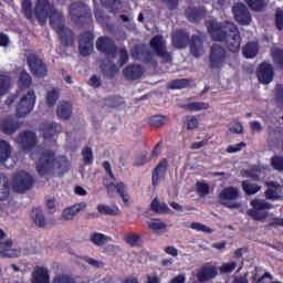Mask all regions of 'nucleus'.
Wrapping results in <instances>:
<instances>
[{"mask_svg": "<svg viewBox=\"0 0 283 283\" xmlns=\"http://www.w3.org/2000/svg\"><path fill=\"white\" fill-rule=\"evenodd\" d=\"M35 17L41 25L45 24L49 19L51 28H53L59 36L60 45L63 48L75 46V33L64 25L62 11L55 9L49 0H38L35 6Z\"/></svg>", "mask_w": 283, "mask_h": 283, "instance_id": "obj_1", "label": "nucleus"}, {"mask_svg": "<svg viewBox=\"0 0 283 283\" xmlns=\"http://www.w3.org/2000/svg\"><path fill=\"white\" fill-rule=\"evenodd\" d=\"M208 32L212 41L224 42L229 52L239 53L242 44V38L239 27L230 21L216 22L210 21Z\"/></svg>", "mask_w": 283, "mask_h": 283, "instance_id": "obj_2", "label": "nucleus"}, {"mask_svg": "<svg viewBox=\"0 0 283 283\" xmlns=\"http://www.w3.org/2000/svg\"><path fill=\"white\" fill-rule=\"evenodd\" d=\"M172 43L177 49H185L190 44V52L193 57L199 59L205 52V42L202 39L195 34L190 40V33L184 30H177L172 35Z\"/></svg>", "mask_w": 283, "mask_h": 283, "instance_id": "obj_3", "label": "nucleus"}, {"mask_svg": "<svg viewBox=\"0 0 283 283\" xmlns=\"http://www.w3.org/2000/svg\"><path fill=\"white\" fill-rule=\"evenodd\" d=\"M230 59L229 52L218 43L211 45L209 51V67L212 71H221Z\"/></svg>", "mask_w": 283, "mask_h": 283, "instance_id": "obj_4", "label": "nucleus"}, {"mask_svg": "<svg viewBox=\"0 0 283 283\" xmlns=\"http://www.w3.org/2000/svg\"><path fill=\"white\" fill-rule=\"evenodd\" d=\"M70 14L72 21L81 24L92 23L93 21L92 9L84 2H73L70 8Z\"/></svg>", "mask_w": 283, "mask_h": 283, "instance_id": "obj_5", "label": "nucleus"}, {"mask_svg": "<svg viewBox=\"0 0 283 283\" xmlns=\"http://www.w3.org/2000/svg\"><path fill=\"white\" fill-rule=\"evenodd\" d=\"M252 209L247 211V216H250L254 221H264L269 217V212L265 210L273 209L274 205L269 203L264 199L254 198L251 201Z\"/></svg>", "mask_w": 283, "mask_h": 283, "instance_id": "obj_6", "label": "nucleus"}, {"mask_svg": "<svg viewBox=\"0 0 283 283\" xmlns=\"http://www.w3.org/2000/svg\"><path fill=\"white\" fill-rule=\"evenodd\" d=\"M56 164L55 154L52 150L42 151L36 161V171L41 177L50 175Z\"/></svg>", "mask_w": 283, "mask_h": 283, "instance_id": "obj_7", "label": "nucleus"}, {"mask_svg": "<svg viewBox=\"0 0 283 283\" xmlns=\"http://www.w3.org/2000/svg\"><path fill=\"white\" fill-rule=\"evenodd\" d=\"M220 203L227 209H240V202H232L240 199V190L234 187H227L221 189L218 196Z\"/></svg>", "mask_w": 283, "mask_h": 283, "instance_id": "obj_8", "label": "nucleus"}, {"mask_svg": "<svg viewBox=\"0 0 283 283\" xmlns=\"http://www.w3.org/2000/svg\"><path fill=\"white\" fill-rule=\"evenodd\" d=\"M36 95L34 91H29L27 94H24L15 107L18 118H24L31 114L34 109Z\"/></svg>", "mask_w": 283, "mask_h": 283, "instance_id": "obj_9", "label": "nucleus"}, {"mask_svg": "<svg viewBox=\"0 0 283 283\" xmlns=\"http://www.w3.org/2000/svg\"><path fill=\"white\" fill-rule=\"evenodd\" d=\"M27 64L31 74L36 78H44L48 75V66L38 54H29L27 56Z\"/></svg>", "mask_w": 283, "mask_h": 283, "instance_id": "obj_10", "label": "nucleus"}, {"mask_svg": "<svg viewBox=\"0 0 283 283\" xmlns=\"http://www.w3.org/2000/svg\"><path fill=\"white\" fill-rule=\"evenodd\" d=\"M150 49L156 53L157 57L164 60L165 63L172 61L171 53L167 51L166 40L161 34H157L150 40Z\"/></svg>", "mask_w": 283, "mask_h": 283, "instance_id": "obj_11", "label": "nucleus"}, {"mask_svg": "<svg viewBox=\"0 0 283 283\" xmlns=\"http://www.w3.org/2000/svg\"><path fill=\"white\" fill-rule=\"evenodd\" d=\"M34 186V179L27 172H20L13 176L12 188L15 193H25Z\"/></svg>", "mask_w": 283, "mask_h": 283, "instance_id": "obj_12", "label": "nucleus"}, {"mask_svg": "<svg viewBox=\"0 0 283 283\" xmlns=\"http://www.w3.org/2000/svg\"><path fill=\"white\" fill-rule=\"evenodd\" d=\"M96 49L111 59H115L118 55V48L115 45V41L108 36L98 38Z\"/></svg>", "mask_w": 283, "mask_h": 283, "instance_id": "obj_13", "label": "nucleus"}, {"mask_svg": "<svg viewBox=\"0 0 283 283\" xmlns=\"http://www.w3.org/2000/svg\"><path fill=\"white\" fill-rule=\"evenodd\" d=\"M94 33L84 31L80 34L78 51L81 56L87 57L94 51Z\"/></svg>", "mask_w": 283, "mask_h": 283, "instance_id": "obj_14", "label": "nucleus"}, {"mask_svg": "<svg viewBox=\"0 0 283 283\" xmlns=\"http://www.w3.org/2000/svg\"><path fill=\"white\" fill-rule=\"evenodd\" d=\"M218 275V269L212 263H203L196 272L197 283H208L214 280Z\"/></svg>", "mask_w": 283, "mask_h": 283, "instance_id": "obj_15", "label": "nucleus"}, {"mask_svg": "<svg viewBox=\"0 0 283 283\" xmlns=\"http://www.w3.org/2000/svg\"><path fill=\"white\" fill-rule=\"evenodd\" d=\"M18 143L23 151H32L36 144V134L32 130H23L19 134Z\"/></svg>", "mask_w": 283, "mask_h": 283, "instance_id": "obj_16", "label": "nucleus"}, {"mask_svg": "<svg viewBox=\"0 0 283 283\" xmlns=\"http://www.w3.org/2000/svg\"><path fill=\"white\" fill-rule=\"evenodd\" d=\"M232 12L237 23L241 25H250L252 22L250 11L243 2H237L232 8Z\"/></svg>", "mask_w": 283, "mask_h": 283, "instance_id": "obj_17", "label": "nucleus"}, {"mask_svg": "<svg viewBox=\"0 0 283 283\" xmlns=\"http://www.w3.org/2000/svg\"><path fill=\"white\" fill-rule=\"evenodd\" d=\"M62 132V125L55 122H44L40 126V133L45 140H54Z\"/></svg>", "mask_w": 283, "mask_h": 283, "instance_id": "obj_18", "label": "nucleus"}, {"mask_svg": "<svg viewBox=\"0 0 283 283\" xmlns=\"http://www.w3.org/2000/svg\"><path fill=\"white\" fill-rule=\"evenodd\" d=\"M256 78H259V82L264 85H268L269 83L273 82L274 80L273 66L266 62L261 63L259 69L256 70Z\"/></svg>", "mask_w": 283, "mask_h": 283, "instance_id": "obj_19", "label": "nucleus"}, {"mask_svg": "<svg viewBox=\"0 0 283 283\" xmlns=\"http://www.w3.org/2000/svg\"><path fill=\"white\" fill-rule=\"evenodd\" d=\"M168 168L169 161L166 158L160 159L156 168L151 171L153 187H158V185H160V179H165Z\"/></svg>", "mask_w": 283, "mask_h": 283, "instance_id": "obj_20", "label": "nucleus"}, {"mask_svg": "<svg viewBox=\"0 0 283 283\" xmlns=\"http://www.w3.org/2000/svg\"><path fill=\"white\" fill-rule=\"evenodd\" d=\"M1 132L6 135L15 134L21 127V123L14 116H7L0 122Z\"/></svg>", "mask_w": 283, "mask_h": 283, "instance_id": "obj_21", "label": "nucleus"}, {"mask_svg": "<svg viewBox=\"0 0 283 283\" xmlns=\"http://www.w3.org/2000/svg\"><path fill=\"white\" fill-rule=\"evenodd\" d=\"M132 56L135 60H140L144 63H151L154 60V54L143 44L133 46Z\"/></svg>", "mask_w": 283, "mask_h": 283, "instance_id": "obj_22", "label": "nucleus"}, {"mask_svg": "<svg viewBox=\"0 0 283 283\" xmlns=\"http://www.w3.org/2000/svg\"><path fill=\"white\" fill-rule=\"evenodd\" d=\"M86 208H87L86 202L74 203L70 207H66L63 210L61 217L64 221H72L73 219H75L76 216H78L81 211L85 210Z\"/></svg>", "mask_w": 283, "mask_h": 283, "instance_id": "obj_23", "label": "nucleus"}, {"mask_svg": "<svg viewBox=\"0 0 283 283\" xmlns=\"http://www.w3.org/2000/svg\"><path fill=\"white\" fill-rule=\"evenodd\" d=\"M112 187H114L116 189V192H117L118 197L122 198L124 206L129 207L130 206V202H129L130 197H129L127 185H125L123 181H118L116 184L111 182L106 187V189L111 190Z\"/></svg>", "mask_w": 283, "mask_h": 283, "instance_id": "obj_24", "label": "nucleus"}, {"mask_svg": "<svg viewBox=\"0 0 283 283\" xmlns=\"http://www.w3.org/2000/svg\"><path fill=\"white\" fill-rule=\"evenodd\" d=\"M144 75V70L140 65L130 64L124 70V76L127 81L135 82Z\"/></svg>", "mask_w": 283, "mask_h": 283, "instance_id": "obj_25", "label": "nucleus"}, {"mask_svg": "<svg viewBox=\"0 0 283 283\" xmlns=\"http://www.w3.org/2000/svg\"><path fill=\"white\" fill-rule=\"evenodd\" d=\"M31 283H50V273L44 266H36L35 272H32Z\"/></svg>", "mask_w": 283, "mask_h": 283, "instance_id": "obj_26", "label": "nucleus"}, {"mask_svg": "<svg viewBox=\"0 0 283 283\" xmlns=\"http://www.w3.org/2000/svg\"><path fill=\"white\" fill-rule=\"evenodd\" d=\"M72 103L70 102H62L56 108V116L60 119L67 120L72 116Z\"/></svg>", "mask_w": 283, "mask_h": 283, "instance_id": "obj_27", "label": "nucleus"}, {"mask_svg": "<svg viewBox=\"0 0 283 283\" xmlns=\"http://www.w3.org/2000/svg\"><path fill=\"white\" fill-rule=\"evenodd\" d=\"M186 18L191 23H196L197 21L201 20L205 17V11L200 8H187L185 10Z\"/></svg>", "mask_w": 283, "mask_h": 283, "instance_id": "obj_28", "label": "nucleus"}, {"mask_svg": "<svg viewBox=\"0 0 283 283\" xmlns=\"http://www.w3.org/2000/svg\"><path fill=\"white\" fill-rule=\"evenodd\" d=\"M259 53V45L256 42H248L243 46V55L248 60L255 59Z\"/></svg>", "mask_w": 283, "mask_h": 283, "instance_id": "obj_29", "label": "nucleus"}, {"mask_svg": "<svg viewBox=\"0 0 283 283\" xmlns=\"http://www.w3.org/2000/svg\"><path fill=\"white\" fill-rule=\"evenodd\" d=\"M11 156V145L7 140H0V164H4Z\"/></svg>", "mask_w": 283, "mask_h": 283, "instance_id": "obj_30", "label": "nucleus"}, {"mask_svg": "<svg viewBox=\"0 0 283 283\" xmlns=\"http://www.w3.org/2000/svg\"><path fill=\"white\" fill-rule=\"evenodd\" d=\"M191 80L189 78H176L168 83L169 90H187L190 86Z\"/></svg>", "mask_w": 283, "mask_h": 283, "instance_id": "obj_31", "label": "nucleus"}, {"mask_svg": "<svg viewBox=\"0 0 283 283\" xmlns=\"http://www.w3.org/2000/svg\"><path fill=\"white\" fill-rule=\"evenodd\" d=\"M97 211L101 216H119V208L115 207L112 208L111 206L98 203L97 205Z\"/></svg>", "mask_w": 283, "mask_h": 283, "instance_id": "obj_32", "label": "nucleus"}, {"mask_svg": "<svg viewBox=\"0 0 283 283\" xmlns=\"http://www.w3.org/2000/svg\"><path fill=\"white\" fill-rule=\"evenodd\" d=\"M32 83H33L32 76H30V74L25 70L21 71L20 77H19V87L21 90H28L30 88Z\"/></svg>", "mask_w": 283, "mask_h": 283, "instance_id": "obj_33", "label": "nucleus"}, {"mask_svg": "<svg viewBox=\"0 0 283 283\" xmlns=\"http://www.w3.org/2000/svg\"><path fill=\"white\" fill-rule=\"evenodd\" d=\"M209 104L206 102H192L185 105V109L188 112H201L209 109Z\"/></svg>", "mask_w": 283, "mask_h": 283, "instance_id": "obj_34", "label": "nucleus"}, {"mask_svg": "<svg viewBox=\"0 0 283 283\" xmlns=\"http://www.w3.org/2000/svg\"><path fill=\"white\" fill-rule=\"evenodd\" d=\"M243 192L248 196L255 195L261 190V187L258 184H251L249 180L242 181Z\"/></svg>", "mask_w": 283, "mask_h": 283, "instance_id": "obj_35", "label": "nucleus"}, {"mask_svg": "<svg viewBox=\"0 0 283 283\" xmlns=\"http://www.w3.org/2000/svg\"><path fill=\"white\" fill-rule=\"evenodd\" d=\"M33 214V222L39 227V228H44L46 222L44 218V213L41 208H35L32 210Z\"/></svg>", "mask_w": 283, "mask_h": 283, "instance_id": "obj_36", "label": "nucleus"}, {"mask_svg": "<svg viewBox=\"0 0 283 283\" xmlns=\"http://www.w3.org/2000/svg\"><path fill=\"white\" fill-rule=\"evenodd\" d=\"M150 208L153 211H156L157 213H169L170 211L169 206L167 203H160V201L157 198L153 199Z\"/></svg>", "mask_w": 283, "mask_h": 283, "instance_id": "obj_37", "label": "nucleus"}, {"mask_svg": "<svg viewBox=\"0 0 283 283\" xmlns=\"http://www.w3.org/2000/svg\"><path fill=\"white\" fill-rule=\"evenodd\" d=\"M248 8L254 12H261L266 7L265 0H244Z\"/></svg>", "mask_w": 283, "mask_h": 283, "instance_id": "obj_38", "label": "nucleus"}, {"mask_svg": "<svg viewBox=\"0 0 283 283\" xmlns=\"http://www.w3.org/2000/svg\"><path fill=\"white\" fill-rule=\"evenodd\" d=\"M105 105L111 108H117L124 105V98L118 95L108 96L105 98Z\"/></svg>", "mask_w": 283, "mask_h": 283, "instance_id": "obj_39", "label": "nucleus"}, {"mask_svg": "<svg viewBox=\"0 0 283 283\" xmlns=\"http://www.w3.org/2000/svg\"><path fill=\"white\" fill-rule=\"evenodd\" d=\"M124 241L128 247L136 248L140 245V234L128 233L124 235Z\"/></svg>", "mask_w": 283, "mask_h": 283, "instance_id": "obj_40", "label": "nucleus"}, {"mask_svg": "<svg viewBox=\"0 0 283 283\" xmlns=\"http://www.w3.org/2000/svg\"><path fill=\"white\" fill-rule=\"evenodd\" d=\"M112 238L111 237H107L105 234H102V233H93L91 235V241L93 244H95L96 247H102L103 244H105L106 242L111 241Z\"/></svg>", "mask_w": 283, "mask_h": 283, "instance_id": "obj_41", "label": "nucleus"}, {"mask_svg": "<svg viewBox=\"0 0 283 283\" xmlns=\"http://www.w3.org/2000/svg\"><path fill=\"white\" fill-rule=\"evenodd\" d=\"M167 116L165 115H153L149 118V126L160 128L166 124Z\"/></svg>", "mask_w": 283, "mask_h": 283, "instance_id": "obj_42", "label": "nucleus"}, {"mask_svg": "<svg viewBox=\"0 0 283 283\" xmlns=\"http://www.w3.org/2000/svg\"><path fill=\"white\" fill-rule=\"evenodd\" d=\"M11 86V77L8 75H0V96L8 93Z\"/></svg>", "mask_w": 283, "mask_h": 283, "instance_id": "obj_43", "label": "nucleus"}, {"mask_svg": "<svg viewBox=\"0 0 283 283\" xmlns=\"http://www.w3.org/2000/svg\"><path fill=\"white\" fill-rule=\"evenodd\" d=\"M10 196V186L9 181L0 180V201H7Z\"/></svg>", "mask_w": 283, "mask_h": 283, "instance_id": "obj_44", "label": "nucleus"}, {"mask_svg": "<svg viewBox=\"0 0 283 283\" xmlns=\"http://www.w3.org/2000/svg\"><path fill=\"white\" fill-rule=\"evenodd\" d=\"M147 226L151 231H165L167 228V224L161 222L160 219H153L147 222Z\"/></svg>", "mask_w": 283, "mask_h": 283, "instance_id": "obj_45", "label": "nucleus"}, {"mask_svg": "<svg viewBox=\"0 0 283 283\" xmlns=\"http://www.w3.org/2000/svg\"><path fill=\"white\" fill-rule=\"evenodd\" d=\"M60 98V93L56 90H51L46 93V105L53 107Z\"/></svg>", "mask_w": 283, "mask_h": 283, "instance_id": "obj_46", "label": "nucleus"}, {"mask_svg": "<svg viewBox=\"0 0 283 283\" xmlns=\"http://www.w3.org/2000/svg\"><path fill=\"white\" fill-rule=\"evenodd\" d=\"M82 156H83L84 165L94 164V155H93V149L91 147H84L82 150Z\"/></svg>", "mask_w": 283, "mask_h": 283, "instance_id": "obj_47", "label": "nucleus"}, {"mask_svg": "<svg viewBox=\"0 0 283 283\" xmlns=\"http://www.w3.org/2000/svg\"><path fill=\"white\" fill-rule=\"evenodd\" d=\"M272 57H273V62H275V64L279 67H283V50L282 49H274L272 51Z\"/></svg>", "mask_w": 283, "mask_h": 283, "instance_id": "obj_48", "label": "nucleus"}, {"mask_svg": "<svg viewBox=\"0 0 283 283\" xmlns=\"http://www.w3.org/2000/svg\"><path fill=\"white\" fill-rule=\"evenodd\" d=\"M238 268V262L223 263L219 268L221 274H230Z\"/></svg>", "mask_w": 283, "mask_h": 283, "instance_id": "obj_49", "label": "nucleus"}, {"mask_svg": "<svg viewBox=\"0 0 283 283\" xmlns=\"http://www.w3.org/2000/svg\"><path fill=\"white\" fill-rule=\"evenodd\" d=\"M196 191L200 197H206L210 192V189L207 182L198 181L196 184Z\"/></svg>", "mask_w": 283, "mask_h": 283, "instance_id": "obj_50", "label": "nucleus"}, {"mask_svg": "<svg viewBox=\"0 0 283 283\" xmlns=\"http://www.w3.org/2000/svg\"><path fill=\"white\" fill-rule=\"evenodd\" d=\"M271 165L276 171H283V157L277 155L273 156L271 158Z\"/></svg>", "mask_w": 283, "mask_h": 283, "instance_id": "obj_51", "label": "nucleus"}, {"mask_svg": "<svg viewBox=\"0 0 283 283\" xmlns=\"http://www.w3.org/2000/svg\"><path fill=\"white\" fill-rule=\"evenodd\" d=\"M190 228L195 231H201V232H205V233H209V234H212L213 233V229L212 228H209L205 224H201L199 222H192Z\"/></svg>", "mask_w": 283, "mask_h": 283, "instance_id": "obj_52", "label": "nucleus"}, {"mask_svg": "<svg viewBox=\"0 0 283 283\" xmlns=\"http://www.w3.org/2000/svg\"><path fill=\"white\" fill-rule=\"evenodd\" d=\"M186 125L188 130H193L199 126L198 118L196 116H187L186 118Z\"/></svg>", "mask_w": 283, "mask_h": 283, "instance_id": "obj_53", "label": "nucleus"}, {"mask_svg": "<svg viewBox=\"0 0 283 283\" xmlns=\"http://www.w3.org/2000/svg\"><path fill=\"white\" fill-rule=\"evenodd\" d=\"M22 11L27 14L28 18H32L33 10H32V1L23 0L22 1Z\"/></svg>", "mask_w": 283, "mask_h": 283, "instance_id": "obj_54", "label": "nucleus"}, {"mask_svg": "<svg viewBox=\"0 0 283 283\" xmlns=\"http://www.w3.org/2000/svg\"><path fill=\"white\" fill-rule=\"evenodd\" d=\"M247 144L241 142L239 144H234V145H229L227 148V153L228 154H237L239 151H241V149L245 148Z\"/></svg>", "mask_w": 283, "mask_h": 283, "instance_id": "obj_55", "label": "nucleus"}, {"mask_svg": "<svg viewBox=\"0 0 283 283\" xmlns=\"http://www.w3.org/2000/svg\"><path fill=\"white\" fill-rule=\"evenodd\" d=\"M119 67H123L129 61L128 52L125 48L119 49Z\"/></svg>", "mask_w": 283, "mask_h": 283, "instance_id": "obj_56", "label": "nucleus"}, {"mask_svg": "<svg viewBox=\"0 0 283 283\" xmlns=\"http://www.w3.org/2000/svg\"><path fill=\"white\" fill-rule=\"evenodd\" d=\"M54 283H76V281L67 274H60L54 279Z\"/></svg>", "mask_w": 283, "mask_h": 283, "instance_id": "obj_57", "label": "nucleus"}, {"mask_svg": "<svg viewBox=\"0 0 283 283\" xmlns=\"http://www.w3.org/2000/svg\"><path fill=\"white\" fill-rule=\"evenodd\" d=\"M264 197L268 200H280L281 199V196H279L276 190H274V189H266L264 191Z\"/></svg>", "mask_w": 283, "mask_h": 283, "instance_id": "obj_58", "label": "nucleus"}, {"mask_svg": "<svg viewBox=\"0 0 283 283\" xmlns=\"http://www.w3.org/2000/svg\"><path fill=\"white\" fill-rule=\"evenodd\" d=\"M275 90V101L279 105H283V84H277Z\"/></svg>", "mask_w": 283, "mask_h": 283, "instance_id": "obj_59", "label": "nucleus"}, {"mask_svg": "<svg viewBox=\"0 0 283 283\" xmlns=\"http://www.w3.org/2000/svg\"><path fill=\"white\" fill-rule=\"evenodd\" d=\"M275 24L277 30H283V10H276Z\"/></svg>", "mask_w": 283, "mask_h": 283, "instance_id": "obj_60", "label": "nucleus"}, {"mask_svg": "<svg viewBox=\"0 0 283 283\" xmlns=\"http://www.w3.org/2000/svg\"><path fill=\"white\" fill-rule=\"evenodd\" d=\"M90 86L97 90L102 87V78L97 75H92L88 82Z\"/></svg>", "mask_w": 283, "mask_h": 283, "instance_id": "obj_61", "label": "nucleus"}, {"mask_svg": "<svg viewBox=\"0 0 283 283\" xmlns=\"http://www.w3.org/2000/svg\"><path fill=\"white\" fill-rule=\"evenodd\" d=\"M230 133L233 134H242L243 133V126L240 122H235L229 127Z\"/></svg>", "mask_w": 283, "mask_h": 283, "instance_id": "obj_62", "label": "nucleus"}, {"mask_svg": "<svg viewBox=\"0 0 283 283\" xmlns=\"http://www.w3.org/2000/svg\"><path fill=\"white\" fill-rule=\"evenodd\" d=\"M10 45V38L7 33H0V46L8 48Z\"/></svg>", "mask_w": 283, "mask_h": 283, "instance_id": "obj_63", "label": "nucleus"}, {"mask_svg": "<svg viewBox=\"0 0 283 283\" xmlns=\"http://www.w3.org/2000/svg\"><path fill=\"white\" fill-rule=\"evenodd\" d=\"M169 11H174L179 7V0H164Z\"/></svg>", "mask_w": 283, "mask_h": 283, "instance_id": "obj_64", "label": "nucleus"}]
</instances>
